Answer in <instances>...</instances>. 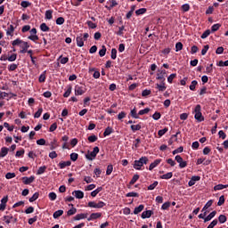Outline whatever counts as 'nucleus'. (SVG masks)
Instances as JSON below:
<instances>
[{"label":"nucleus","instance_id":"18","mask_svg":"<svg viewBox=\"0 0 228 228\" xmlns=\"http://www.w3.org/2000/svg\"><path fill=\"white\" fill-rule=\"evenodd\" d=\"M8 151H10V149L2 147L0 151V158H4L8 154Z\"/></svg>","mask_w":228,"mask_h":228},{"label":"nucleus","instance_id":"12","mask_svg":"<svg viewBox=\"0 0 228 228\" xmlns=\"http://www.w3.org/2000/svg\"><path fill=\"white\" fill-rule=\"evenodd\" d=\"M76 40L77 47H83V45H85V42L83 41V35L80 34V36H77Z\"/></svg>","mask_w":228,"mask_h":228},{"label":"nucleus","instance_id":"26","mask_svg":"<svg viewBox=\"0 0 228 228\" xmlns=\"http://www.w3.org/2000/svg\"><path fill=\"white\" fill-rule=\"evenodd\" d=\"M199 85V82H197V80H193L191 81L189 88L190 90H191V92H195V87Z\"/></svg>","mask_w":228,"mask_h":228},{"label":"nucleus","instance_id":"24","mask_svg":"<svg viewBox=\"0 0 228 228\" xmlns=\"http://www.w3.org/2000/svg\"><path fill=\"white\" fill-rule=\"evenodd\" d=\"M224 188H228V184H217V185L214 186L215 191H216L218 190H224Z\"/></svg>","mask_w":228,"mask_h":228},{"label":"nucleus","instance_id":"29","mask_svg":"<svg viewBox=\"0 0 228 228\" xmlns=\"http://www.w3.org/2000/svg\"><path fill=\"white\" fill-rule=\"evenodd\" d=\"M38 197H40V193L39 192H35L33 194L32 197L29 198V202H35V200H37L38 199Z\"/></svg>","mask_w":228,"mask_h":228},{"label":"nucleus","instance_id":"60","mask_svg":"<svg viewBox=\"0 0 228 228\" xmlns=\"http://www.w3.org/2000/svg\"><path fill=\"white\" fill-rule=\"evenodd\" d=\"M218 224V220H213L207 228H214Z\"/></svg>","mask_w":228,"mask_h":228},{"label":"nucleus","instance_id":"54","mask_svg":"<svg viewBox=\"0 0 228 228\" xmlns=\"http://www.w3.org/2000/svg\"><path fill=\"white\" fill-rule=\"evenodd\" d=\"M17 60V53H12L11 56L7 57L8 61H15Z\"/></svg>","mask_w":228,"mask_h":228},{"label":"nucleus","instance_id":"53","mask_svg":"<svg viewBox=\"0 0 228 228\" xmlns=\"http://www.w3.org/2000/svg\"><path fill=\"white\" fill-rule=\"evenodd\" d=\"M175 51H176V53H178V51H183V43H181V42L176 43Z\"/></svg>","mask_w":228,"mask_h":228},{"label":"nucleus","instance_id":"48","mask_svg":"<svg viewBox=\"0 0 228 228\" xmlns=\"http://www.w3.org/2000/svg\"><path fill=\"white\" fill-rule=\"evenodd\" d=\"M111 172H113V165H109L106 170V175H111Z\"/></svg>","mask_w":228,"mask_h":228},{"label":"nucleus","instance_id":"31","mask_svg":"<svg viewBox=\"0 0 228 228\" xmlns=\"http://www.w3.org/2000/svg\"><path fill=\"white\" fill-rule=\"evenodd\" d=\"M55 22H56L57 26H61V25L65 24V18L59 17V18H57Z\"/></svg>","mask_w":228,"mask_h":228},{"label":"nucleus","instance_id":"19","mask_svg":"<svg viewBox=\"0 0 228 228\" xmlns=\"http://www.w3.org/2000/svg\"><path fill=\"white\" fill-rule=\"evenodd\" d=\"M145 208V206L139 205L137 208L134 210V215H138L139 213H142V211Z\"/></svg>","mask_w":228,"mask_h":228},{"label":"nucleus","instance_id":"59","mask_svg":"<svg viewBox=\"0 0 228 228\" xmlns=\"http://www.w3.org/2000/svg\"><path fill=\"white\" fill-rule=\"evenodd\" d=\"M184 151V148L183 146L178 147L176 150L173 151V154H179V152H183Z\"/></svg>","mask_w":228,"mask_h":228},{"label":"nucleus","instance_id":"43","mask_svg":"<svg viewBox=\"0 0 228 228\" xmlns=\"http://www.w3.org/2000/svg\"><path fill=\"white\" fill-rule=\"evenodd\" d=\"M4 127H6V129L10 131V133H12V131H13V129L15 128L13 126H10V124L8 122L4 123Z\"/></svg>","mask_w":228,"mask_h":228},{"label":"nucleus","instance_id":"40","mask_svg":"<svg viewBox=\"0 0 228 228\" xmlns=\"http://www.w3.org/2000/svg\"><path fill=\"white\" fill-rule=\"evenodd\" d=\"M131 129L132 131L134 133L135 131H140V129H142V125L138 124V125H132L131 126Z\"/></svg>","mask_w":228,"mask_h":228},{"label":"nucleus","instance_id":"7","mask_svg":"<svg viewBox=\"0 0 228 228\" xmlns=\"http://www.w3.org/2000/svg\"><path fill=\"white\" fill-rule=\"evenodd\" d=\"M175 159L179 163V167L181 168H186V167H188V163L186 161H183V158L180 155H176L175 157Z\"/></svg>","mask_w":228,"mask_h":228},{"label":"nucleus","instance_id":"33","mask_svg":"<svg viewBox=\"0 0 228 228\" xmlns=\"http://www.w3.org/2000/svg\"><path fill=\"white\" fill-rule=\"evenodd\" d=\"M106 46L102 45V49L99 51V56H101V58H102V56H106Z\"/></svg>","mask_w":228,"mask_h":228},{"label":"nucleus","instance_id":"15","mask_svg":"<svg viewBox=\"0 0 228 228\" xmlns=\"http://www.w3.org/2000/svg\"><path fill=\"white\" fill-rule=\"evenodd\" d=\"M72 165V162H70L69 160L68 161H61L59 163V167L61 169L65 168V167H70Z\"/></svg>","mask_w":228,"mask_h":228},{"label":"nucleus","instance_id":"9","mask_svg":"<svg viewBox=\"0 0 228 228\" xmlns=\"http://www.w3.org/2000/svg\"><path fill=\"white\" fill-rule=\"evenodd\" d=\"M23 184H31L35 181V176L31 175L30 177L23 176L21 177Z\"/></svg>","mask_w":228,"mask_h":228},{"label":"nucleus","instance_id":"58","mask_svg":"<svg viewBox=\"0 0 228 228\" xmlns=\"http://www.w3.org/2000/svg\"><path fill=\"white\" fill-rule=\"evenodd\" d=\"M152 118H153V120H159V118H161V113H159V112H155V113L152 115Z\"/></svg>","mask_w":228,"mask_h":228},{"label":"nucleus","instance_id":"38","mask_svg":"<svg viewBox=\"0 0 228 228\" xmlns=\"http://www.w3.org/2000/svg\"><path fill=\"white\" fill-rule=\"evenodd\" d=\"M76 213H77V209L76 208H72L68 210L67 215L68 216H72V215H76Z\"/></svg>","mask_w":228,"mask_h":228},{"label":"nucleus","instance_id":"10","mask_svg":"<svg viewBox=\"0 0 228 228\" xmlns=\"http://www.w3.org/2000/svg\"><path fill=\"white\" fill-rule=\"evenodd\" d=\"M154 215V212L152 210H146L142 213L141 217L145 220V218H151Z\"/></svg>","mask_w":228,"mask_h":228},{"label":"nucleus","instance_id":"25","mask_svg":"<svg viewBox=\"0 0 228 228\" xmlns=\"http://www.w3.org/2000/svg\"><path fill=\"white\" fill-rule=\"evenodd\" d=\"M101 191H102V187H98L96 190L91 192V197H97V194L101 193Z\"/></svg>","mask_w":228,"mask_h":228},{"label":"nucleus","instance_id":"5","mask_svg":"<svg viewBox=\"0 0 228 228\" xmlns=\"http://www.w3.org/2000/svg\"><path fill=\"white\" fill-rule=\"evenodd\" d=\"M104 206H106V203H104V201H99L98 203H95V201L88 202V207L94 208L95 209H101L102 208H104Z\"/></svg>","mask_w":228,"mask_h":228},{"label":"nucleus","instance_id":"3","mask_svg":"<svg viewBox=\"0 0 228 228\" xmlns=\"http://www.w3.org/2000/svg\"><path fill=\"white\" fill-rule=\"evenodd\" d=\"M202 107L200 106V104L196 105L195 109H194V118L195 120H197L198 122H204V116H202Z\"/></svg>","mask_w":228,"mask_h":228},{"label":"nucleus","instance_id":"51","mask_svg":"<svg viewBox=\"0 0 228 228\" xmlns=\"http://www.w3.org/2000/svg\"><path fill=\"white\" fill-rule=\"evenodd\" d=\"M149 111H151L150 108H145L144 110H141L138 112V115H147V113H149Z\"/></svg>","mask_w":228,"mask_h":228},{"label":"nucleus","instance_id":"8","mask_svg":"<svg viewBox=\"0 0 228 228\" xmlns=\"http://www.w3.org/2000/svg\"><path fill=\"white\" fill-rule=\"evenodd\" d=\"M167 77V70L162 69L160 72L157 75V79L160 81V83H165V77Z\"/></svg>","mask_w":228,"mask_h":228},{"label":"nucleus","instance_id":"22","mask_svg":"<svg viewBox=\"0 0 228 228\" xmlns=\"http://www.w3.org/2000/svg\"><path fill=\"white\" fill-rule=\"evenodd\" d=\"M130 115L133 118H140V114L136 113V107L130 111Z\"/></svg>","mask_w":228,"mask_h":228},{"label":"nucleus","instance_id":"42","mask_svg":"<svg viewBox=\"0 0 228 228\" xmlns=\"http://www.w3.org/2000/svg\"><path fill=\"white\" fill-rule=\"evenodd\" d=\"M218 220L221 224H225L227 222V216L225 215H220Z\"/></svg>","mask_w":228,"mask_h":228},{"label":"nucleus","instance_id":"44","mask_svg":"<svg viewBox=\"0 0 228 228\" xmlns=\"http://www.w3.org/2000/svg\"><path fill=\"white\" fill-rule=\"evenodd\" d=\"M224 203H225V197L224 195H222L219 197L217 206H224Z\"/></svg>","mask_w":228,"mask_h":228},{"label":"nucleus","instance_id":"56","mask_svg":"<svg viewBox=\"0 0 228 228\" xmlns=\"http://www.w3.org/2000/svg\"><path fill=\"white\" fill-rule=\"evenodd\" d=\"M38 81L39 83H45V71L39 76Z\"/></svg>","mask_w":228,"mask_h":228},{"label":"nucleus","instance_id":"6","mask_svg":"<svg viewBox=\"0 0 228 228\" xmlns=\"http://www.w3.org/2000/svg\"><path fill=\"white\" fill-rule=\"evenodd\" d=\"M84 94H86V88L85 86H75V95H83Z\"/></svg>","mask_w":228,"mask_h":228},{"label":"nucleus","instance_id":"32","mask_svg":"<svg viewBox=\"0 0 228 228\" xmlns=\"http://www.w3.org/2000/svg\"><path fill=\"white\" fill-rule=\"evenodd\" d=\"M4 220L5 221V224H11L12 223L11 220H13V216L12 215L4 216Z\"/></svg>","mask_w":228,"mask_h":228},{"label":"nucleus","instance_id":"20","mask_svg":"<svg viewBox=\"0 0 228 228\" xmlns=\"http://www.w3.org/2000/svg\"><path fill=\"white\" fill-rule=\"evenodd\" d=\"M220 28H222V24H220V23L214 24L211 27L210 32L215 33V32L218 31V29H220Z\"/></svg>","mask_w":228,"mask_h":228},{"label":"nucleus","instance_id":"64","mask_svg":"<svg viewBox=\"0 0 228 228\" xmlns=\"http://www.w3.org/2000/svg\"><path fill=\"white\" fill-rule=\"evenodd\" d=\"M48 197H49L50 200H54L56 199V193L55 192H50L48 194Z\"/></svg>","mask_w":228,"mask_h":228},{"label":"nucleus","instance_id":"62","mask_svg":"<svg viewBox=\"0 0 228 228\" xmlns=\"http://www.w3.org/2000/svg\"><path fill=\"white\" fill-rule=\"evenodd\" d=\"M126 197H140V194L137 192H128L126 194Z\"/></svg>","mask_w":228,"mask_h":228},{"label":"nucleus","instance_id":"34","mask_svg":"<svg viewBox=\"0 0 228 228\" xmlns=\"http://www.w3.org/2000/svg\"><path fill=\"white\" fill-rule=\"evenodd\" d=\"M59 60L61 65H65L66 63H69V57L60 56Z\"/></svg>","mask_w":228,"mask_h":228},{"label":"nucleus","instance_id":"55","mask_svg":"<svg viewBox=\"0 0 228 228\" xmlns=\"http://www.w3.org/2000/svg\"><path fill=\"white\" fill-rule=\"evenodd\" d=\"M77 158H79V155L77 153H71L70 154V159L71 161H77Z\"/></svg>","mask_w":228,"mask_h":228},{"label":"nucleus","instance_id":"30","mask_svg":"<svg viewBox=\"0 0 228 228\" xmlns=\"http://www.w3.org/2000/svg\"><path fill=\"white\" fill-rule=\"evenodd\" d=\"M19 67V64H15V63H12V64H10L8 66V70L10 72H13V70H17V68Z\"/></svg>","mask_w":228,"mask_h":228},{"label":"nucleus","instance_id":"28","mask_svg":"<svg viewBox=\"0 0 228 228\" xmlns=\"http://www.w3.org/2000/svg\"><path fill=\"white\" fill-rule=\"evenodd\" d=\"M174 174L172 172L167 173L160 176V179H172Z\"/></svg>","mask_w":228,"mask_h":228},{"label":"nucleus","instance_id":"11","mask_svg":"<svg viewBox=\"0 0 228 228\" xmlns=\"http://www.w3.org/2000/svg\"><path fill=\"white\" fill-rule=\"evenodd\" d=\"M102 216V213H92L90 216L87 218L88 222H92V220H97V218H101Z\"/></svg>","mask_w":228,"mask_h":228},{"label":"nucleus","instance_id":"61","mask_svg":"<svg viewBox=\"0 0 228 228\" xmlns=\"http://www.w3.org/2000/svg\"><path fill=\"white\" fill-rule=\"evenodd\" d=\"M168 208H170V202H165L162 206H161V209H163L164 211L168 209Z\"/></svg>","mask_w":228,"mask_h":228},{"label":"nucleus","instance_id":"16","mask_svg":"<svg viewBox=\"0 0 228 228\" xmlns=\"http://www.w3.org/2000/svg\"><path fill=\"white\" fill-rule=\"evenodd\" d=\"M161 163V159H155L149 167V170H154L158 165Z\"/></svg>","mask_w":228,"mask_h":228},{"label":"nucleus","instance_id":"1","mask_svg":"<svg viewBox=\"0 0 228 228\" xmlns=\"http://www.w3.org/2000/svg\"><path fill=\"white\" fill-rule=\"evenodd\" d=\"M12 45L15 47V45H20L21 50L20 51V54H26L28 53V48L29 47V43L23 41L20 38H17L12 42Z\"/></svg>","mask_w":228,"mask_h":228},{"label":"nucleus","instance_id":"57","mask_svg":"<svg viewBox=\"0 0 228 228\" xmlns=\"http://www.w3.org/2000/svg\"><path fill=\"white\" fill-rule=\"evenodd\" d=\"M177 77V74L173 73L171 74L168 77H167V81L169 83H173L174 79H175V77Z\"/></svg>","mask_w":228,"mask_h":228},{"label":"nucleus","instance_id":"47","mask_svg":"<svg viewBox=\"0 0 228 228\" xmlns=\"http://www.w3.org/2000/svg\"><path fill=\"white\" fill-rule=\"evenodd\" d=\"M13 31H15V28L13 27V25H10L9 28L6 31V35L12 36V33H13Z\"/></svg>","mask_w":228,"mask_h":228},{"label":"nucleus","instance_id":"41","mask_svg":"<svg viewBox=\"0 0 228 228\" xmlns=\"http://www.w3.org/2000/svg\"><path fill=\"white\" fill-rule=\"evenodd\" d=\"M211 30L210 29H207L205 32L202 33L200 38L204 39V38H208L209 35H211Z\"/></svg>","mask_w":228,"mask_h":228},{"label":"nucleus","instance_id":"23","mask_svg":"<svg viewBox=\"0 0 228 228\" xmlns=\"http://www.w3.org/2000/svg\"><path fill=\"white\" fill-rule=\"evenodd\" d=\"M45 170H47V167L46 166H43V167H40L37 172V175H42V174H45Z\"/></svg>","mask_w":228,"mask_h":228},{"label":"nucleus","instance_id":"49","mask_svg":"<svg viewBox=\"0 0 228 228\" xmlns=\"http://www.w3.org/2000/svg\"><path fill=\"white\" fill-rule=\"evenodd\" d=\"M110 58L111 60H117V50L115 48L111 49Z\"/></svg>","mask_w":228,"mask_h":228},{"label":"nucleus","instance_id":"4","mask_svg":"<svg viewBox=\"0 0 228 228\" xmlns=\"http://www.w3.org/2000/svg\"><path fill=\"white\" fill-rule=\"evenodd\" d=\"M99 147H94L93 151H88V154L86 155V159L89 161H94V158H97V154H99Z\"/></svg>","mask_w":228,"mask_h":228},{"label":"nucleus","instance_id":"39","mask_svg":"<svg viewBox=\"0 0 228 228\" xmlns=\"http://www.w3.org/2000/svg\"><path fill=\"white\" fill-rule=\"evenodd\" d=\"M63 215V210H57L53 213V216L54 219H58L59 216H61Z\"/></svg>","mask_w":228,"mask_h":228},{"label":"nucleus","instance_id":"27","mask_svg":"<svg viewBox=\"0 0 228 228\" xmlns=\"http://www.w3.org/2000/svg\"><path fill=\"white\" fill-rule=\"evenodd\" d=\"M111 133H113V128L110 126H108L103 133V136H110Z\"/></svg>","mask_w":228,"mask_h":228},{"label":"nucleus","instance_id":"45","mask_svg":"<svg viewBox=\"0 0 228 228\" xmlns=\"http://www.w3.org/2000/svg\"><path fill=\"white\" fill-rule=\"evenodd\" d=\"M40 29H41V31H44L45 33V32L49 31L50 28H49V27H47V24L42 23L40 25Z\"/></svg>","mask_w":228,"mask_h":228},{"label":"nucleus","instance_id":"35","mask_svg":"<svg viewBox=\"0 0 228 228\" xmlns=\"http://www.w3.org/2000/svg\"><path fill=\"white\" fill-rule=\"evenodd\" d=\"M43 111H44V109L39 108L38 110L34 114V118H40Z\"/></svg>","mask_w":228,"mask_h":228},{"label":"nucleus","instance_id":"14","mask_svg":"<svg viewBox=\"0 0 228 228\" xmlns=\"http://www.w3.org/2000/svg\"><path fill=\"white\" fill-rule=\"evenodd\" d=\"M216 216V210L212 211L207 217L204 218V223L209 222L212 218Z\"/></svg>","mask_w":228,"mask_h":228},{"label":"nucleus","instance_id":"17","mask_svg":"<svg viewBox=\"0 0 228 228\" xmlns=\"http://www.w3.org/2000/svg\"><path fill=\"white\" fill-rule=\"evenodd\" d=\"M161 84H157L156 88L159 89V92H165L167 90V86H165V82H160Z\"/></svg>","mask_w":228,"mask_h":228},{"label":"nucleus","instance_id":"46","mask_svg":"<svg viewBox=\"0 0 228 228\" xmlns=\"http://www.w3.org/2000/svg\"><path fill=\"white\" fill-rule=\"evenodd\" d=\"M45 19H47L48 20H51V19H53V11L48 10L45 12Z\"/></svg>","mask_w":228,"mask_h":228},{"label":"nucleus","instance_id":"21","mask_svg":"<svg viewBox=\"0 0 228 228\" xmlns=\"http://www.w3.org/2000/svg\"><path fill=\"white\" fill-rule=\"evenodd\" d=\"M88 214H77L75 217L74 220H85V218H87Z\"/></svg>","mask_w":228,"mask_h":228},{"label":"nucleus","instance_id":"37","mask_svg":"<svg viewBox=\"0 0 228 228\" xmlns=\"http://www.w3.org/2000/svg\"><path fill=\"white\" fill-rule=\"evenodd\" d=\"M138 179H140V175L138 174L134 175V176L131 179L129 184H131V185L134 184V183H136V181H138Z\"/></svg>","mask_w":228,"mask_h":228},{"label":"nucleus","instance_id":"50","mask_svg":"<svg viewBox=\"0 0 228 228\" xmlns=\"http://www.w3.org/2000/svg\"><path fill=\"white\" fill-rule=\"evenodd\" d=\"M168 133V128L165 127L164 129L159 130V136H163L165 134Z\"/></svg>","mask_w":228,"mask_h":228},{"label":"nucleus","instance_id":"13","mask_svg":"<svg viewBox=\"0 0 228 228\" xmlns=\"http://www.w3.org/2000/svg\"><path fill=\"white\" fill-rule=\"evenodd\" d=\"M72 194L75 195L76 199H83L85 197L83 191H74Z\"/></svg>","mask_w":228,"mask_h":228},{"label":"nucleus","instance_id":"52","mask_svg":"<svg viewBox=\"0 0 228 228\" xmlns=\"http://www.w3.org/2000/svg\"><path fill=\"white\" fill-rule=\"evenodd\" d=\"M87 140L91 143H94V142H97V136L95 134L90 135Z\"/></svg>","mask_w":228,"mask_h":228},{"label":"nucleus","instance_id":"36","mask_svg":"<svg viewBox=\"0 0 228 228\" xmlns=\"http://www.w3.org/2000/svg\"><path fill=\"white\" fill-rule=\"evenodd\" d=\"M147 12V8H141L139 10L135 11V14L138 15H143V13Z\"/></svg>","mask_w":228,"mask_h":228},{"label":"nucleus","instance_id":"2","mask_svg":"<svg viewBox=\"0 0 228 228\" xmlns=\"http://www.w3.org/2000/svg\"><path fill=\"white\" fill-rule=\"evenodd\" d=\"M148 163H149V158L142 157L141 159H139V160L134 161V168H135V170H142V167L143 165H147Z\"/></svg>","mask_w":228,"mask_h":228},{"label":"nucleus","instance_id":"63","mask_svg":"<svg viewBox=\"0 0 228 228\" xmlns=\"http://www.w3.org/2000/svg\"><path fill=\"white\" fill-rule=\"evenodd\" d=\"M15 173H7L6 175H5V178L6 179H13V177H15Z\"/></svg>","mask_w":228,"mask_h":228}]
</instances>
